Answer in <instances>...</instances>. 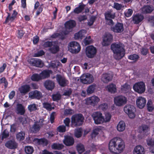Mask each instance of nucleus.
Segmentation results:
<instances>
[{"label": "nucleus", "instance_id": "nucleus-5", "mask_svg": "<svg viewBox=\"0 0 154 154\" xmlns=\"http://www.w3.org/2000/svg\"><path fill=\"white\" fill-rule=\"evenodd\" d=\"M68 50L72 53L76 54L80 51L81 46L79 44L75 41L70 42L68 45Z\"/></svg>", "mask_w": 154, "mask_h": 154}, {"label": "nucleus", "instance_id": "nucleus-2", "mask_svg": "<svg viewBox=\"0 0 154 154\" xmlns=\"http://www.w3.org/2000/svg\"><path fill=\"white\" fill-rule=\"evenodd\" d=\"M104 114V116H103L102 113L99 111L93 113L92 117L96 124H101L109 122L110 121L112 116L109 113L105 112Z\"/></svg>", "mask_w": 154, "mask_h": 154}, {"label": "nucleus", "instance_id": "nucleus-27", "mask_svg": "<svg viewBox=\"0 0 154 154\" xmlns=\"http://www.w3.org/2000/svg\"><path fill=\"white\" fill-rule=\"evenodd\" d=\"M76 25L75 21L73 20H69L66 21L65 24V26L66 29H70L73 28Z\"/></svg>", "mask_w": 154, "mask_h": 154}, {"label": "nucleus", "instance_id": "nucleus-8", "mask_svg": "<svg viewBox=\"0 0 154 154\" xmlns=\"http://www.w3.org/2000/svg\"><path fill=\"white\" fill-rule=\"evenodd\" d=\"M97 52L96 48L93 45H90L86 47L85 54L86 56L89 58H93Z\"/></svg>", "mask_w": 154, "mask_h": 154}, {"label": "nucleus", "instance_id": "nucleus-25", "mask_svg": "<svg viewBox=\"0 0 154 154\" xmlns=\"http://www.w3.org/2000/svg\"><path fill=\"white\" fill-rule=\"evenodd\" d=\"M104 130V128L103 127L99 126L96 127L93 130L92 136L96 135L100 133L101 134H102V135L103 136H104L103 134Z\"/></svg>", "mask_w": 154, "mask_h": 154}, {"label": "nucleus", "instance_id": "nucleus-62", "mask_svg": "<svg viewBox=\"0 0 154 154\" xmlns=\"http://www.w3.org/2000/svg\"><path fill=\"white\" fill-rule=\"evenodd\" d=\"M57 130L60 132H64L66 131L65 127L64 125L60 126L57 128Z\"/></svg>", "mask_w": 154, "mask_h": 154}, {"label": "nucleus", "instance_id": "nucleus-41", "mask_svg": "<svg viewBox=\"0 0 154 154\" xmlns=\"http://www.w3.org/2000/svg\"><path fill=\"white\" fill-rule=\"evenodd\" d=\"M63 146L62 144L54 143L51 145V148L54 149L60 150L63 148Z\"/></svg>", "mask_w": 154, "mask_h": 154}, {"label": "nucleus", "instance_id": "nucleus-16", "mask_svg": "<svg viewBox=\"0 0 154 154\" xmlns=\"http://www.w3.org/2000/svg\"><path fill=\"white\" fill-rule=\"evenodd\" d=\"M44 122L45 121L43 119H41L38 122H35L33 126L31 128V130L35 132L38 131L41 126L45 124Z\"/></svg>", "mask_w": 154, "mask_h": 154}, {"label": "nucleus", "instance_id": "nucleus-54", "mask_svg": "<svg viewBox=\"0 0 154 154\" xmlns=\"http://www.w3.org/2000/svg\"><path fill=\"white\" fill-rule=\"evenodd\" d=\"M9 136V133L6 130H5L1 134V138L2 140L6 138Z\"/></svg>", "mask_w": 154, "mask_h": 154}, {"label": "nucleus", "instance_id": "nucleus-9", "mask_svg": "<svg viewBox=\"0 0 154 154\" xmlns=\"http://www.w3.org/2000/svg\"><path fill=\"white\" fill-rule=\"evenodd\" d=\"M100 100V98L95 95H93L85 100V103L86 104L90 105L93 106L96 105Z\"/></svg>", "mask_w": 154, "mask_h": 154}, {"label": "nucleus", "instance_id": "nucleus-42", "mask_svg": "<svg viewBox=\"0 0 154 154\" xmlns=\"http://www.w3.org/2000/svg\"><path fill=\"white\" fill-rule=\"evenodd\" d=\"M139 58V56L136 54H131L128 56V58L129 59L133 60L134 62L137 61Z\"/></svg>", "mask_w": 154, "mask_h": 154}, {"label": "nucleus", "instance_id": "nucleus-11", "mask_svg": "<svg viewBox=\"0 0 154 154\" xmlns=\"http://www.w3.org/2000/svg\"><path fill=\"white\" fill-rule=\"evenodd\" d=\"M127 102V98L122 95L116 97L114 98V102L118 106H122L125 104Z\"/></svg>", "mask_w": 154, "mask_h": 154}, {"label": "nucleus", "instance_id": "nucleus-14", "mask_svg": "<svg viewBox=\"0 0 154 154\" xmlns=\"http://www.w3.org/2000/svg\"><path fill=\"white\" fill-rule=\"evenodd\" d=\"M113 40V36L110 33H106L103 38V45L106 46L109 45Z\"/></svg>", "mask_w": 154, "mask_h": 154}, {"label": "nucleus", "instance_id": "nucleus-22", "mask_svg": "<svg viewBox=\"0 0 154 154\" xmlns=\"http://www.w3.org/2000/svg\"><path fill=\"white\" fill-rule=\"evenodd\" d=\"M145 152L144 148L140 145L136 146L133 150V154H144Z\"/></svg>", "mask_w": 154, "mask_h": 154}, {"label": "nucleus", "instance_id": "nucleus-53", "mask_svg": "<svg viewBox=\"0 0 154 154\" xmlns=\"http://www.w3.org/2000/svg\"><path fill=\"white\" fill-rule=\"evenodd\" d=\"M53 42H50L48 41L44 42L43 45V46L45 48H50L53 45Z\"/></svg>", "mask_w": 154, "mask_h": 154}, {"label": "nucleus", "instance_id": "nucleus-24", "mask_svg": "<svg viewBox=\"0 0 154 154\" xmlns=\"http://www.w3.org/2000/svg\"><path fill=\"white\" fill-rule=\"evenodd\" d=\"M64 143L67 146L72 145L74 143L73 138L70 136H65L64 140H63Z\"/></svg>", "mask_w": 154, "mask_h": 154}, {"label": "nucleus", "instance_id": "nucleus-13", "mask_svg": "<svg viewBox=\"0 0 154 154\" xmlns=\"http://www.w3.org/2000/svg\"><path fill=\"white\" fill-rule=\"evenodd\" d=\"M6 13L8 14V16L6 18L5 21L3 23L4 24H6L9 22H10V23L13 22L17 17L18 14L17 12L15 10L13 11L11 16V14L10 13L6 12Z\"/></svg>", "mask_w": 154, "mask_h": 154}, {"label": "nucleus", "instance_id": "nucleus-29", "mask_svg": "<svg viewBox=\"0 0 154 154\" xmlns=\"http://www.w3.org/2000/svg\"><path fill=\"white\" fill-rule=\"evenodd\" d=\"M52 72L49 70H45L42 71L39 75L41 80L48 78L50 76V74H52Z\"/></svg>", "mask_w": 154, "mask_h": 154}, {"label": "nucleus", "instance_id": "nucleus-30", "mask_svg": "<svg viewBox=\"0 0 154 154\" xmlns=\"http://www.w3.org/2000/svg\"><path fill=\"white\" fill-rule=\"evenodd\" d=\"M126 128L125 122L123 121H120L117 126V129L119 132H122L124 131Z\"/></svg>", "mask_w": 154, "mask_h": 154}, {"label": "nucleus", "instance_id": "nucleus-18", "mask_svg": "<svg viewBox=\"0 0 154 154\" xmlns=\"http://www.w3.org/2000/svg\"><path fill=\"white\" fill-rule=\"evenodd\" d=\"M139 131L144 135L147 136L150 133V128L148 125L142 124L139 128Z\"/></svg>", "mask_w": 154, "mask_h": 154}, {"label": "nucleus", "instance_id": "nucleus-63", "mask_svg": "<svg viewBox=\"0 0 154 154\" xmlns=\"http://www.w3.org/2000/svg\"><path fill=\"white\" fill-rule=\"evenodd\" d=\"M72 92V90L71 89H69L65 91L63 95L69 96L71 95Z\"/></svg>", "mask_w": 154, "mask_h": 154}, {"label": "nucleus", "instance_id": "nucleus-17", "mask_svg": "<svg viewBox=\"0 0 154 154\" xmlns=\"http://www.w3.org/2000/svg\"><path fill=\"white\" fill-rule=\"evenodd\" d=\"M42 96V93L37 90L31 91L29 93V97L31 99L36 98L39 99Z\"/></svg>", "mask_w": 154, "mask_h": 154}, {"label": "nucleus", "instance_id": "nucleus-23", "mask_svg": "<svg viewBox=\"0 0 154 154\" xmlns=\"http://www.w3.org/2000/svg\"><path fill=\"white\" fill-rule=\"evenodd\" d=\"M48 50L51 53L53 54L57 53L60 50L58 44L55 42H54L53 45L49 48Z\"/></svg>", "mask_w": 154, "mask_h": 154}, {"label": "nucleus", "instance_id": "nucleus-51", "mask_svg": "<svg viewBox=\"0 0 154 154\" xmlns=\"http://www.w3.org/2000/svg\"><path fill=\"white\" fill-rule=\"evenodd\" d=\"M31 78L32 81H38L41 80L39 74L38 75L37 74H33L31 76Z\"/></svg>", "mask_w": 154, "mask_h": 154}, {"label": "nucleus", "instance_id": "nucleus-44", "mask_svg": "<svg viewBox=\"0 0 154 154\" xmlns=\"http://www.w3.org/2000/svg\"><path fill=\"white\" fill-rule=\"evenodd\" d=\"M25 135V133L23 131H21L17 134V139L19 140H23L24 139Z\"/></svg>", "mask_w": 154, "mask_h": 154}, {"label": "nucleus", "instance_id": "nucleus-58", "mask_svg": "<svg viewBox=\"0 0 154 154\" xmlns=\"http://www.w3.org/2000/svg\"><path fill=\"white\" fill-rule=\"evenodd\" d=\"M133 12V11L131 9H129L127 11L125 12V16L127 17H129L132 15Z\"/></svg>", "mask_w": 154, "mask_h": 154}, {"label": "nucleus", "instance_id": "nucleus-33", "mask_svg": "<svg viewBox=\"0 0 154 154\" xmlns=\"http://www.w3.org/2000/svg\"><path fill=\"white\" fill-rule=\"evenodd\" d=\"M44 85L47 89L49 90L53 89L54 87V82L50 80L45 81L44 83Z\"/></svg>", "mask_w": 154, "mask_h": 154}, {"label": "nucleus", "instance_id": "nucleus-40", "mask_svg": "<svg viewBox=\"0 0 154 154\" xmlns=\"http://www.w3.org/2000/svg\"><path fill=\"white\" fill-rule=\"evenodd\" d=\"M153 10V7L148 5L144 6L143 9L144 13H150Z\"/></svg>", "mask_w": 154, "mask_h": 154}, {"label": "nucleus", "instance_id": "nucleus-56", "mask_svg": "<svg viewBox=\"0 0 154 154\" xmlns=\"http://www.w3.org/2000/svg\"><path fill=\"white\" fill-rule=\"evenodd\" d=\"M147 144L149 146H152L154 145V138H149L146 140Z\"/></svg>", "mask_w": 154, "mask_h": 154}, {"label": "nucleus", "instance_id": "nucleus-36", "mask_svg": "<svg viewBox=\"0 0 154 154\" xmlns=\"http://www.w3.org/2000/svg\"><path fill=\"white\" fill-rule=\"evenodd\" d=\"M85 5L82 3H79V7L76 8L74 10L75 13L78 14L81 12L84 9Z\"/></svg>", "mask_w": 154, "mask_h": 154}, {"label": "nucleus", "instance_id": "nucleus-3", "mask_svg": "<svg viewBox=\"0 0 154 154\" xmlns=\"http://www.w3.org/2000/svg\"><path fill=\"white\" fill-rule=\"evenodd\" d=\"M111 48L114 53V57L116 60L122 59L125 55V51L120 42H114L111 45Z\"/></svg>", "mask_w": 154, "mask_h": 154}, {"label": "nucleus", "instance_id": "nucleus-64", "mask_svg": "<svg viewBox=\"0 0 154 154\" xmlns=\"http://www.w3.org/2000/svg\"><path fill=\"white\" fill-rule=\"evenodd\" d=\"M74 113L73 110L71 109H66L65 110L64 114L65 115L72 114Z\"/></svg>", "mask_w": 154, "mask_h": 154}, {"label": "nucleus", "instance_id": "nucleus-6", "mask_svg": "<svg viewBox=\"0 0 154 154\" xmlns=\"http://www.w3.org/2000/svg\"><path fill=\"white\" fill-rule=\"evenodd\" d=\"M124 111L129 118L133 119L135 116V109L134 107L132 105H126L124 107Z\"/></svg>", "mask_w": 154, "mask_h": 154}, {"label": "nucleus", "instance_id": "nucleus-21", "mask_svg": "<svg viewBox=\"0 0 154 154\" xmlns=\"http://www.w3.org/2000/svg\"><path fill=\"white\" fill-rule=\"evenodd\" d=\"M144 18V17L140 14H134L132 16V20L134 24H138L141 22Z\"/></svg>", "mask_w": 154, "mask_h": 154}, {"label": "nucleus", "instance_id": "nucleus-15", "mask_svg": "<svg viewBox=\"0 0 154 154\" xmlns=\"http://www.w3.org/2000/svg\"><path fill=\"white\" fill-rule=\"evenodd\" d=\"M146 100L144 97L140 96L138 97L136 100L137 106L139 109L143 108L146 103Z\"/></svg>", "mask_w": 154, "mask_h": 154}, {"label": "nucleus", "instance_id": "nucleus-57", "mask_svg": "<svg viewBox=\"0 0 154 154\" xmlns=\"http://www.w3.org/2000/svg\"><path fill=\"white\" fill-rule=\"evenodd\" d=\"M122 7V5L121 4H119L118 3H114V4L113 8L117 10H121Z\"/></svg>", "mask_w": 154, "mask_h": 154}, {"label": "nucleus", "instance_id": "nucleus-52", "mask_svg": "<svg viewBox=\"0 0 154 154\" xmlns=\"http://www.w3.org/2000/svg\"><path fill=\"white\" fill-rule=\"evenodd\" d=\"M82 129L81 128L77 129L75 130V135L76 137L79 138L81 136Z\"/></svg>", "mask_w": 154, "mask_h": 154}, {"label": "nucleus", "instance_id": "nucleus-34", "mask_svg": "<svg viewBox=\"0 0 154 154\" xmlns=\"http://www.w3.org/2000/svg\"><path fill=\"white\" fill-rule=\"evenodd\" d=\"M106 89L111 93H114L116 91V85L113 84L108 85L106 87Z\"/></svg>", "mask_w": 154, "mask_h": 154}, {"label": "nucleus", "instance_id": "nucleus-39", "mask_svg": "<svg viewBox=\"0 0 154 154\" xmlns=\"http://www.w3.org/2000/svg\"><path fill=\"white\" fill-rule=\"evenodd\" d=\"M17 113L21 115H23L25 112L23 106L22 104H20L17 105Z\"/></svg>", "mask_w": 154, "mask_h": 154}, {"label": "nucleus", "instance_id": "nucleus-31", "mask_svg": "<svg viewBox=\"0 0 154 154\" xmlns=\"http://www.w3.org/2000/svg\"><path fill=\"white\" fill-rule=\"evenodd\" d=\"M5 146L10 149H14L17 146V144L14 141L11 140L7 142L5 144Z\"/></svg>", "mask_w": 154, "mask_h": 154}, {"label": "nucleus", "instance_id": "nucleus-37", "mask_svg": "<svg viewBox=\"0 0 154 154\" xmlns=\"http://www.w3.org/2000/svg\"><path fill=\"white\" fill-rule=\"evenodd\" d=\"M96 88V86L95 85H90L87 88V92L88 94H90L94 92Z\"/></svg>", "mask_w": 154, "mask_h": 154}, {"label": "nucleus", "instance_id": "nucleus-49", "mask_svg": "<svg viewBox=\"0 0 154 154\" xmlns=\"http://www.w3.org/2000/svg\"><path fill=\"white\" fill-rule=\"evenodd\" d=\"M25 150L27 154H32L33 152V148L30 146H27L25 147Z\"/></svg>", "mask_w": 154, "mask_h": 154}, {"label": "nucleus", "instance_id": "nucleus-61", "mask_svg": "<svg viewBox=\"0 0 154 154\" xmlns=\"http://www.w3.org/2000/svg\"><path fill=\"white\" fill-rule=\"evenodd\" d=\"M43 5V4L41 5L38 8L36 12V16H38L42 12L43 10V8L42 7Z\"/></svg>", "mask_w": 154, "mask_h": 154}, {"label": "nucleus", "instance_id": "nucleus-47", "mask_svg": "<svg viewBox=\"0 0 154 154\" xmlns=\"http://www.w3.org/2000/svg\"><path fill=\"white\" fill-rule=\"evenodd\" d=\"M147 108L149 111L151 112L154 109V106L152 104V101L150 100H148L147 103Z\"/></svg>", "mask_w": 154, "mask_h": 154}, {"label": "nucleus", "instance_id": "nucleus-28", "mask_svg": "<svg viewBox=\"0 0 154 154\" xmlns=\"http://www.w3.org/2000/svg\"><path fill=\"white\" fill-rule=\"evenodd\" d=\"M33 141L35 143L37 144L42 145L43 146L47 145L48 143L47 140L45 138L41 139L35 138L33 139Z\"/></svg>", "mask_w": 154, "mask_h": 154}, {"label": "nucleus", "instance_id": "nucleus-55", "mask_svg": "<svg viewBox=\"0 0 154 154\" xmlns=\"http://www.w3.org/2000/svg\"><path fill=\"white\" fill-rule=\"evenodd\" d=\"M37 108V106L35 104H30L28 106V109L30 111H32L36 110Z\"/></svg>", "mask_w": 154, "mask_h": 154}, {"label": "nucleus", "instance_id": "nucleus-35", "mask_svg": "<svg viewBox=\"0 0 154 154\" xmlns=\"http://www.w3.org/2000/svg\"><path fill=\"white\" fill-rule=\"evenodd\" d=\"M30 87L29 85H25L21 86L19 89V90L21 93L25 94L29 91Z\"/></svg>", "mask_w": 154, "mask_h": 154}, {"label": "nucleus", "instance_id": "nucleus-60", "mask_svg": "<svg viewBox=\"0 0 154 154\" xmlns=\"http://www.w3.org/2000/svg\"><path fill=\"white\" fill-rule=\"evenodd\" d=\"M52 98L54 101H57L59 100L61 97V95L60 94H53L52 95Z\"/></svg>", "mask_w": 154, "mask_h": 154}, {"label": "nucleus", "instance_id": "nucleus-38", "mask_svg": "<svg viewBox=\"0 0 154 154\" xmlns=\"http://www.w3.org/2000/svg\"><path fill=\"white\" fill-rule=\"evenodd\" d=\"M83 31H84V30H82L79 31L78 33H75L74 35L75 38L82 39L83 37H85V33L83 32Z\"/></svg>", "mask_w": 154, "mask_h": 154}, {"label": "nucleus", "instance_id": "nucleus-45", "mask_svg": "<svg viewBox=\"0 0 154 154\" xmlns=\"http://www.w3.org/2000/svg\"><path fill=\"white\" fill-rule=\"evenodd\" d=\"M108 105L106 103H102L100 104L98 106V108L99 109L103 111L106 110L108 108Z\"/></svg>", "mask_w": 154, "mask_h": 154}, {"label": "nucleus", "instance_id": "nucleus-7", "mask_svg": "<svg viewBox=\"0 0 154 154\" xmlns=\"http://www.w3.org/2000/svg\"><path fill=\"white\" fill-rule=\"evenodd\" d=\"M134 90L139 94L144 93L146 90V86L144 82H140L136 83L133 86Z\"/></svg>", "mask_w": 154, "mask_h": 154}, {"label": "nucleus", "instance_id": "nucleus-10", "mask_svg": "<svg viewBox=\"0 0 154 154\" xmlns=\"http://www.w3.org/2000/svg\"><path fill=\"white\" fill-rule=\"evenodd\" d=\"M81 82L84 84H89L93 82L94 79L93 75L89 73L83 74L80 77Z\"/></svg>", "mask_w": 154, "mask_h": 154}, {"label": "nucleus", "instance_id": "nucleus-32", "mask_svg": "<svg viewBox=\"0 0 154 154\" xmlns=\"http://www.w3.org/2000/svg\"><path fill=\"white\" fill-rule=\"evenodd\" d=\"M112 10H110L105 12L104 16L105 19H114L116 17L115 13H112Z\"/></svg>", "mask_w": 154, "mask_h": 154}, {"label": "nucleus", "instance_id": "nucleus-12", "mask_svg": "<svg viewBox=\"0 0 154 154\" xmlns=\"http://www.w3.org/2000/svg\"><path fill=\"white\" fill-rule=\"evenodd\" d=\"M28 62L31 66L37 67H42L44 65L42 61L38 58H30L28 60Z\"/></svg>", "mask_w": 154, "mask_h": 154}, {"label": "nucleus", "instance_id": "nucleus-26", "mask_svg": "<svg viewBox=\"0 0 154 154\" xmlns=\"http://www.w3.org/2000/svg\"><path fill=\"white\" fill-rule=\"evenodd\" d=\"M112 77L111 74L104 73L103 74L101 78V80L103 82L107 83L110 81Z\"/></svg>", "mask_w": 154, "mask_h": 154}, {"label": "nucleus", "instance_id": "nucleus-1", "mask_svg": "<svg viewBox=\"0 0 154 154\" xmlns=\"http://www.w3.org/2000/svg\"><path fill=\"white\" fill-rule=\"evenodd\" d=\"M125 146L124 141L119 137H114L112 139L108 145L109 151L114 154H119L123 152Z\"/></svg>", "mask_w": 154, "mask_h": 154}, {"label": "nucleus", "instance_id": "nucleus-20", "mask_svg": "<svg viewBox=\"0 0 154 154\" xmlns=\"http://www.w3.org/2000/svg\"><path fill=\"white\" fill-rule=\"evenodd\" d=\"M56 79L60 85L61 86H65L68 84V82L64 77L60 75H57Z\"/></svg>", "mask_w": 154, "mask_h": 154}, {"label": "nucleus", "instance_id": "nucleus-4", "mask_svg": "<svg viewBox=\"0 0 154 154\" xmlns=\"http://www.w3.org/2000/svg\"><path fill=\"white\" fill-rule=\"evenodd\" d=\"M84 119V117L81 114H77L73 116L72 118L71 126L74 127L82 125Z\"/></svg>", "mask_w": 154, "mask_h": 154}, {"label": "nucleus", "instance_id": "nucleus-19", "mask_svg": "<svg viewBox=\"0 0 154 154\" xmlns=\"http://www.w3.org/2000/svg\"><path fill=\"white\" fill-rule=\"evenodd\" d=\"M112 30L115 32L121 33L124 30L123 25L122 23L118 22L112 28Z\"/></svg>", "mask_w": 154, "mask_h": 154}, {"label": "nucleus", "instance_id": "nucleus-43", "mask_svg": "<svg viewBox=\"0 0 154 154\" xmlns=\"http://www.w3.org/2000/svg\"><path fill=\"white\" fill-rule=\"evenodd\" d=\"M121 90L122 92L125 93L129 92L130 89V86L127 84H125L121 87Z\"/></svg>", "mask_w": 154, "mask_h": 154}, {"label": "nucleus", "instance_id": "nucleus-59", "mask_svg": "<svg viewBox=\"0 0 154 154\" xmlns=\"http://www.w3.org/2000/svg\"><path fill=\"white\" fill-rule=\"evenodd\" d=\"M45 54V52L42 50L38 51L37 53L34 54L35 57H39L44 55Z\"/></svg>", "mask_w": 154, "mask_h": 154}, {"label": "nucleus", "instance_id": "nucleus-50", "mask_svg": "<svg viewBox=\"0 0 154 154\" xmlns=\"http://www.w3.org/2000/svg\"><path fill=\"white\" fill-rule=\"evenodd\" d=\"M25 33L23 29H18L17 31V36L18 38L21 39Z\"/></svg>", "mask_w": 154, "mask_h": 154}, {"label": "nucleus", "instance_id": "nucleus-48", "mask_svg": "<svg viewBox=\"0 0 154 154\" xmlns=\"http://www.w3.org/2000/svg\"><path fill=\"white\" fill-rule=\"evenodd\" d=\"M76 149L79 153V154L82 153L85 150L84 146L81 143L77 145Z\"/></svg>", "mask_w": 154, "mask_h": 154}, {"label": "nucleus", "instance_id": "nucleus-46", "mask_svg": "<svg viewBox=\"0 0 154 154\" xmlns=\"http://www.w3.org/2000/svg\"><path fill=\"white\" fill-rule=\"evenodd\" d=\"M43 106L48 110L50 111L54 109V106H52V105L48 103H43Z\"/></svg>", "mask_w": 154, "mask_h": 154}]
</instances>
